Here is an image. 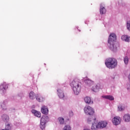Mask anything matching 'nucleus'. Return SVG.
<instances>
[{"mask_svg": "<svg viewBox=\"0 0 130 130\" xmlns=\"http://www.w3.org/2000/svg\"><path fill=\"white\" fill-rule=\"evenodd\" d=\"M71 87H73V90L76 95H78L81 92V83L80 80L75 79L70 83Z\"/></svg>", "mask_w": 130, "mask_h": 130, "instance_id": "f257e3e1", "label": "nucleus"}, {"mask_svg": "<svg viewBox=\"0 0 130 130\" xmlns=\"http://www.w3.org/2000/svg\"><path fill=\"white\" fill-rule=\"evenodd\" d=\"M115 40H116V35L114 34H111L110 36L109 37L108 42L109 44V46L110 49H111V50H112L113 51H116V49H117L116 45L114 44Z\"/></svg>", "mask_w": 130, "mask_h": 130, "instance_id": "f03ea898", "label": "nucleus"}, {"mask_svg": "<svg viewBox=\"0 0 130 130\" xmlns=\"http://www.w3.org/2000/svg\"><path fill=\"white\" fill-rule=\"evenodd\" d=\"M105 64L108 69H114L117 67V60L113 58H109L105 62Z\"/></svg>", "mask_w": 130, "mask_h": 130, "instance_id": "7ed1b4c3", "label": "nucleus"}, {"mask_svg": "<svg viewBox=\"0 0 130 130\" xmlns=\"http://www.w3.org/2000/svg\"><path fill=\"white\" fill-rule=\"evenodd\" d=\"M84 111L87 115H93L95 113L94 109L90 106H86L84 108Z\"/></svg>", "mask_w": 130, "mask_h": 130, "instance_id": "20e7f679", "label": "nucleus"}, {"mask_svg": "<svg viewBox=\"0 0 130 130\" xmlns=\"http://www.w3.org/2000/svg\"><path fill=\"white\" fill-rule=\"evenodd\" d=\"M94 121V123H92V125L91 126V129H97L98 128H100L99 126L98 125V124H97V122L95 121L96 118H94L93 119H92L91 118H89L87 119V122L88 123H91V121Z\"/></svg>", "mask_w": 130, "mask_h": 130, "instance_id": "39448f33", "label": "nucleus"}, {"mask_svg": "<svg viewBox=\"0 0 130 130\" xmlns=\"http://www.w3.org/2000/svg\"><path fill=\"white\" fill-rule=\"evenodd\" d=\"M121 119L119 117H115L112 119V122L115 125H118L120 123Z\"/></svg>", "mask_w": 130, "mask_h": 130, "instance_id": "423d86ee", "label": "nucleus"}, {"mask_svg": "<svg viewBox=\"0 0 130 130\" xmlns=\"http://www.w3.org/2000/svg\"><path fill=\"white\" fill-rule=\"evenodd\" d=\"M57 95L60 99L64 98V93H63V91L61 90V89L59 88L57 89Z\"/></svg>", "mask_w": 130, "mask_h": 130, "instance_id": "0eeeda50", "label": "nucleus"}, {"mask_svg": "<svg viewBox=\"0 0 130 130\" xmlns=\"http://www.w3.org/2000/svg\"><path fill=\"white\" fill-rule=\"evenodd\" d=\"M98 125L100 128H103L104 127H106V125H107V122L105 121H101V122L98 123Z\"/></svg>", "mask_w": 130, "mask_h": 130, "instance_id": "6e6552de", "label": "nucleus"}, {"mask_svg": "<svg viewBox=\"0 0 130 130\" xmlns=\"http://www.w3.org/2000/svg\"><path fill=\"white\" fill-rule=\"evenodd\" d=\"M41 111L42 113H43V114H47V113H48V108H47V107L45 106H43Z\"/></svg>", "mask_w": 130, "mask_h": 130, "instance_id": "1a4fd4ad", "label": "nucleus"}, {"mask_svg": "<svg viewBox=\"0 0 130 130\" xmlns=\"http://www.w3.org/2000/svg\"><path fill=\"white\" fill-rule=\"evenodd\" d=\"M100 13L101 15H103L106 13V9L102 5H100Z\"/></svg>", "mask_w": 130, "mask_h": 130, "instance_id": "9d476101", "label": "nucleus"}, {"mask_svg": "<svg viewBox=\"0 0 130 130\" xmlns=\"http://www.w3.org/2000/svg\"><path fill=\"white\" fill-rule=\"evenodd\" d=\"M31 112L34 113V114L35 115V116H37V117H41V113H40V112H38L35 110H32Z\"/></svg>", "mask_w": 130, "mask_h": 130, "instance_id": "9b49d317", "label": "nucleus"}, {"mask_svg": "<svg viewBox=\"0 0 130 130\" xmlns=\"http://www.w3.org/2000/svg\"><path fill=\"white\" fill-rule=\"evenodd\" d=\"M123 119L126 122H128L130 121V115L126 114L123 116Z\"/></svg>", "mask_w": 130, "mask_h": 130, "instance_id": "f8f14e48", "label": "nucleus"}, {"mask_svg": "<svg viewBox=\"0 0 130 130\" xmlns=\"http://www.w3.org/2000/svg\"><path fill=\"white\" fill-rule=\"evenodd\" d=\"M84 101L86 103H87L88 104H90L91 103V104H93V101L91 100V98L86 96L84 98Z\"/></svg>", "mask_w": 130, "mask_h": 130, "instance_id": "ddd939ff", "label": "nucleus"}, {"mask_svg": "<svg viewBox=\"0 0 130 130\" xmlns=\"http://www.w3.org/2000/svg\"><path fill=\"white\" fill-rule=\"evenodd\" d=\"M122 40L123 41H126V42H129L130 41V37H128L127 36L123 35L121 37Z\"/></svg>", "mask_w": 130, "mask_h": 130, "instance_id": "4468645a", "label": "nucleus"}, {"mask_svg": "<svg viewBox=\"0 0 130 130\" xmlns=\"http://www.w3.org/2000/svg\"><path fill=\"white\" fill-rule=\"evenodd\" d=\"M47 119H48V117L47 116H43L41 118V122H44V123H46Z\"/></svg>", "mask_w": 130, "mask_h": 130, "instance_id": "2eb2a0df", "label": "nucleus"}, {"mask_svg": "<svg viewBox=\"0 0 130 130\" xmlns=\"http://www.w3.org/2000/svg\"><path fill=\"white\" fill-rule=\"evenodd\" d=\"M29 97L31 100H34V99H35V97H36V95H35L34 92L30 91L29 94Z\"/></svg>", "mask_w": 130, "mask_h": 130, "instance_id": "dca6fc26", "label": "nucleus"}, {"mask_svg": "<svg viewBox=\"0 0 130 130\" xmlns=\"http://www.w3.org/2000/svg\"><path fill=\"white\" fill-rule=\"evenodd\" d=\"M102 97L105 99H108L111 101L114 100V98L112 95H103Z\"/></svg>", "mask_w": 130, "mask_h": 130, "instance_id": "f3484780", "label": "nucleus"}, {"mask_svg": "<svg viewBox=\"0 0 130 130\" xmlns=\"http://www.w3.org/2000/svg\"><path fill=\"white\" fill-rule=\"evenodd\" d=\"M2 117L3 121L7 122L9 121V116H8L7 115H3Z\"/></svg>", "mask_w": 130, "mask_h": 130, "instance_id": "a211bd4d", "label": "nucleus"}, {"mask_svg": "<svg viewBox=\"0 0 130 130\" xmlns=\"http://www.w3.org/2000/svg\"><path fill=\"white\" fill-rule=\"evenodd\" d=\"M7 88L8 85H6V83H3V84L0 86V89H1V90H6V89H7Z\"/></svg>", "mask_w": 130, "mask_h": 130, "instance_id": "6ab92c4d", "label": "nucleus"}, {"mask_svg": "<svg viewBox=\"0 0 130 130\" xmlns=\"http://www.w3.org/2000/svg\"><path fill=\"white\" fill-rule=\"evenodd\" d=\"M36 99L39 102H42L44 100V99L41 95L36 96Z\"/></svg>", "mask_w": 130, "mask_h": 130, "instance_id": "aec40b11", "label": "nucleus"}, {"mask_svg": "<svg viewBox=\"0 0 130 130\" xmlns=\"http://www.w3.org/2000/svg\"><path fill=\"white\" fill-rule=\"evenodd\" d=\"M58 120L59 121L60 124H64V119L62 117H59L58 118Z\"/></svg>", "mask_w": 130, "mask_h": 130, "instance_id": "412c9836", "label": "nucleus"}, {"mask_svg": "<svg viewBox=\"0 0 130 130\" xmlns=\"http://www.w3.org/2000/svg\"><path fill=\"white\" fill-rule=\"evenodd\" d=\"M62 130H72V127H71V126L69 125H66L64 126Z\"/></svg>", "mask_w": 130, "mask_h": 130, "instance_id": "4be33fe9", "label": "nucleus"}, {"mask_svg": "<svg viewBox=\"0 0 130 130\" xmlns=\"http://www.w3.org/2000/svg\"><path fill=\"white\" fill-rule=\"evenodd\" d=\"M45 123H46L41 122L40 126V128H41V129H44V128H45Z\"/></svg>", "mask_w": 130, "mask_h": 130, "instance_id": "5701e85b", "label": "nucleus"}, {"mask_svg": "<svg viewBox=\"0 0 130 130\" xmlns=\"http://www.w3.org/2000/svg\"><path fill=\"white\" fill-rule=\"evenodd\" d=\"M124 62L125 64H127V63H128V57H127V56L124 57Z\"/></svg>", "mask_w": 130, "mask_h": 130, "instance_id": "b1692460", "label": "nucleus"}, {"mask_svg": "<svg viewBox=\"0 0 130 130\" xmlns=\"http://www.w3.org/2000/svg\"><path fill=\"white\" fill-rule=\"evenodd\" d=\"M127 29L130 31V21H128L127 22Z\"/></svg>", "mask_w": 130, "mask_h": 130, "instance_id": "393cba45", "label": "nucleus"}, {"mask_svg": "<svg viewBox=\"0 0 130 130\" xmlns=\"http://www.w3.org/2000/svg\"><path fill=\"white\" fill-rule=\"evenodd\" d=\"M69 115L70 117H72V116H73L74 113L73 112V111H70L69 113Z\"/></svg>", "mask_w": 130, "mask_h": 130, "instance_id": "a878e982", "label": "nucleus"}, {"mask_svg": "<svg viewBox=\"0 0 130 130\" xmlns=\"http://www.w3.org/2000/svg\"><path fill=\"white\" fill-rule=\"evenodd\" d=\"M6 129H11V126L9 124H7L6 125Z\"/></svg>", "mask_w": 130, "mask_h": 130, "instance_id": "bb28decb", "label": "nucleus"}, {"mask_svg": "<svg viewBox=\"0 0 130 130\" xmlns=\"http://www.w3.org/2000/svg\"><path fill=\"white\" fill-rule=\"evenodd\" d=\"M84 82H85V83H93V82H92V81H91L90 80V79H88L87 80H84Z\"/></svg>", "mask_w": 130, "mask_h": 130, "instance_id": "cd10ccee", "label": "nucleus"}, {"mask_svg": "<svg viewBox=\"0 0 130 130\" xmlns=\"http://www.w3.org/2000/svg\"><path fill=\"white\" fill-rule=\"evenodd\" d=\"M118 108L119 111H121L122 110H123V109H122V107L121 106H118Z\"/></svg>", "mask_w": 130, "mask_h": 130, "instance_id": "c85d7f7f", "label": "nucleus"}, {"mask_svg": "<svg viewBox=\"0 0 130 130\" xmlns=\"http://www.w3.org/2000/svg\"><path fill=\"white\" fill-rule=\"evenodd\" d=\"M5 104H3L2 105H1V107H2V108H3V109H6V108H5Z\"/></svg>", "mask_w": 130, "mask_h": 130, "instance_id": "c756f323", "label": "nucleus"}, {"mask_svg": "<svg viewBox=\"0 0 130 130\" xmlns=\"http://www.w3.org/2000/svg\"><path fill=\"white\" fill-rule=\"evenodd\" d=\"M92 91H93V92H96V91H97V89H92Z\"/></svg>", "mask_w": 130, "mask_h": 130, "instance_id": "7c9ffc66", "label": "nucleus"}, {"mask_svg": "<svg viewBox=\"0 0 130 130\" xmlns=\"http://www.w3.org/2000/svg\"><path fill=\"white\" fill-rule=\"evenodd\" d=\"M84 130H90L89 129H84Z\"/></svg>", "mask_w": 130, "mask_h": 130, "instance_id": "2f4dec72", "label": "nucleus"}]
</instances>
